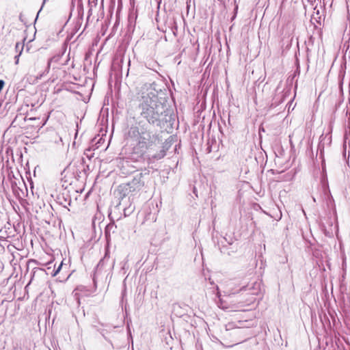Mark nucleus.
<instances>
[{"mask_svg": "<svg viewBox=\"0 0 350 350\" xmlns=\"http://www.w3.org/2000/svg\"><path fill=\"white\" fill-rule=\"evenodd\" d=\"M129 136L137 140V144L133 146L132 155L137 158H144L146 152L154 144L156 137L152 135L148 131H139L138 126H131L128 133Z\"/></svg>", "mask_w": 350, "mask_h": 350, "instance_id": "f257e3e1", "label": "nucleus"}, {"mask_svg": "<svg viewBox=\"0 0 350 350\" xmlns=\"http://www.w3.org/2000/svg\"><path fill=\"white\" fill-rule=\"evenodd\" d=\"M163 112V107L161 105L152 103L151 105L144 109L143 113L149 123L154 124L160 121L161 116Z\"/></svg>", "mask_w": 350, "mask_h": 350, "instance_id": "f03ea898", "label": "nucleus"}, {"mask_svg": "<svg viewBox=\"0 0 350 350\" xmlns=\"http://www.w3.org/2000/svg\"><path fill=\"white\" fill-rule=\"evenodd\" d=\"M144 184L140 180L133 179L131 183H128L126 186L129 187V191L134 192L139 191L143 187Z\"/></svg>", "mask_w": 350, "mask_h": 350, "instance_id": "7ed1b4c3", "label": "nucleus"}, {"mask_svg": "<svg viewBox=\"0 0 350 350\" xmlns=\"http://www.w3.org/2000/svg\"><path fill=\"white\" fill-rule=\"evenodd\" d=\"M51 60L48 62L47 66L46 68V70L41 74H40L39 77H37V79H41L46 73H48L50 69Z\"/></svg>", "mask_w": 350, "mask_h": 350, "instance_id": "20e7f679", "label": "nucleus"}, {"mask_svg": "<svg viewBox=\"0 0 350 350\" xmlns=\"http://www.w3.org/2000/svg\"><path fill=\"white\" fill-rule=\"evenodd\" d=\"M21 51H20L19 54H18V55H16V64H18V61H19V59H18V57L20 56V55H21V53H22L23 48V45H21Z\"/></svg>", "mask_w": 350, "mask_h": 350, "instance_id": "39448f33", "label": "nucleus"}, {"mask_svg": "<svg viewBox=\"0 0 350 350\" xmlns=\"http://www.w3.org/2000/svg\"><path fill=\"white\" fill-rule=\"evenodd\" d=\"M4 85H5L4 81L3 80H0V92L3 90Z\"/></svg>", "mask_w": 350, "mask_h": 350, "instance_id": "423d86ee", "label": "nucleus"}, {"mask_svg": "<svg viewBox=\"0 0 350 350\" xmlns=\"http://www.w3.org/2000/svg\"><path fill=\"white\" fill-rule=\"evenodd\" d=\"M62 265V264H61V265L59 266L58 269H57V271H55V274H57V273L59 271V270H60V269H61Z\"/></svg>", "mask_w": 350, "mask_h": 350, "instance_id": "0eeeda50", "label": "nucleus"}, {"mask_svg": "<svg viewBox=\"0 0 350 350\" xmlns=\"http://www.w3.org/2000/svg\"><path fill=\"white\" fill-rule=\"evenodd\" d=\"M20 45H21V44H20L19 43H16V49H18V48H19Z\"/></svg>", "mask_w": 350, "mask_h": 350, "instance_id": "6e6552de", "label": "nucleus"}]
</instances>
